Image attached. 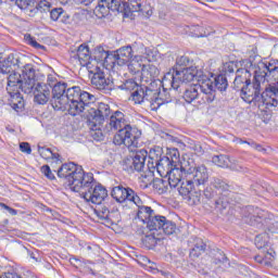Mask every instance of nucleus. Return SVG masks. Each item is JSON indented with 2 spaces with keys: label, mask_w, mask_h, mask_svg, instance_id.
<instances>
[{
  "label": "nucleus",
  "mask_w": 278,
  "mask_h": 278,
  "mask_svg": "<svg viewBox=\"0 0 278 278\" xmlns=\"http://www.w3.org/2000/svg\"><path fill=\"white\" fill-rule=\"evenodd\" d=\"M191 149H193V151H195L198 155H203V148L201 147V144L197 143Z\"/></svg>",
  "instance_id": "obj_60"
},
{
  "label": "nucleus",
  "mask_w": 278,
  "mask_h": 278,
  "mask_svg": "<svg viewBox=\"0 0 278 278\" xmlns=\"http://www.w3.org/2000/svg\"><path fill=\"white\" fill-rule=\"evenodd\" d=\"M12 71V67L10 64H8L5 61H2L0 63V73L2 75H10V72Z\"/></svg>",
  "instance_id": "obj_56"
},
{
  "label": "nucleus",
  "mask_w": 278,
  "mask_h": 278,
  "mask_svg": "<svg viewBox=\"0 0 278 278\" xmlns=\"http://www.w3.org/2000/svg\"><path fill=\"white\" fill-rule=\"evenodd\" d=\"M20 151H22V153H26V155H31V146H29L28 142H21Z\"/></svg>",
  "instance_id": "obj_57"
},
{
  "label": "nucleus",
  "mask_w": 278,
  "mask_h": 278,
  "mask_svg": "<svg viewBox=\"0 0 278 278\" xmlns=\"http://www.w3.org/2000/svg\"><path fill=\"white\" fill-rule=\"evenodd\" d=\"M141 77L143 81H153L160 77V70L153 64L142 65Z\"/></svg>",
  "instance_id": "obj_28"
},
{
  "label": "nucleus",
  "mask_w": 278,
  "mask_h": 278,
  "mask_svg": "<svg viewBox=\"0 0 278 278\" xmlns=\"http://www.w3.org/2000/svg\"><path fill=\"white\" fill-rule=\"evenodd\" d=\"M152 188L159 193L164 194L168 191V181L162 178H155L152 182Z\"/></svg>",
  "instance_id": "obj_39"
},
{
  "label": "nucleus",
  "mask_w": 278,
  "mask_h": 278,
  "mask_svg": "<svg viewBox=\"0 0 278 278\" xmlns=\"http://www.w3.org/2000/svg\"><path fill=\"white\" fill-rule=\"evenodd\" d=\"M144 86H139L131 92V98L135 103H144Z\"/></svg>",
  "instance_id": "obj_44"
},
{
  "label": "nucleus",
  "mask_w": 278,
  "mask_h": 278,
  "mask_svg": "<svg viewBox=\"0 0 278 278\" xmlns=\"http://www.w3.org/2000/svg\"><path fill=\"white\" fill-rule=\"evenodd\" d=\"M194 186H197L192 180L188 177L185 176L180 182V187L178 188V192L182 199L187 198L190 195V193L194 190Z\"/></svg>",
  "instance_id": "obj_32"
},
{
  "label": "nucleus",
  "mask_w": 278,
  "mask_h": 278,
  "mask_svg": "<svg viewBox=\"0 0 278 278\" xmlns=\"http://www.w3.org/2000/svg\"><path fill=\"white\" fill-rule=\"evenodd\" d=\"M127 121L125 119V114L121 111H115L111 116L105 126L106 131H121L128 127Z\"/></svg>",
  "instance_id": "obj_19"
},
{
  "label": "nucleus",
  "mask_w": 278,
  "mask_h": 278,
  "mask_svg": "<svg viewBox=\"0 0 278 278\" xmlns=\"http://www.w3.org/2000/svg\"><path fill=\"white\" fill-rule=\"evenodd\" d=\"M229 87V83L227 81V77L225 75H218L214 78V88L219 90V92H225Z\"/></svg>",
  "instance_id": "obj_42"
},
{
  "label": "nucleus",
  "mask_w": 278,
  "mask_h": 278,
  "mask_svg": "<svg viewBox=\"0 0 278 278\" xmlns=\"http://www.w3.org/2000/svg\"><path fill=\"white\" fill-rule=\"evenodd\" d=\"M161 240L162 238L160 237V233H155V231H153L144 236V238L142 239V243L144 244V247H147V249H153Z\"/></svg>",
  "instance_id": "obj_35"
},
{
  "label": "nucleus",
  "mask_w": 278,
  "mask_h": 278,
  "mask_svg": "<svg viewBox=\"0 0 278 278\" xmlns=\"http://www.w3.org/2000/svg\"><path fill=\"white\" fill-rule=\"evenodd\" d=\"M165 177H167V184L169 188H177L184 179H186V174H184V169H181V162H180V168L179 167H173L172 165H168V168L164 170Z\"/></svg>",
  "instance_id": "obj_18"
},
{
  "label": "nucleus",
  "mask_w": 278,
  "mask_h": 278,
  "mask_svg": "<svg viewBox=\"0 0 278 278\" xmlns=\"http://www.w3.org/2000/svg\"><path fill=\"white\" fill-rule=\"evenodd\" d=\"M155 169L157 173H160V164L149 157L148 165L146 166L144 170H148L150 175H153Z\"/></svg>",
  "instance_id": "obj_51"
},
{
  "label": "nucleus",
  "mask_w": 278,
  "mask_h": 278,
  "mask_svg": "<svg viewBox=\"0 0 278 278\" xmlns=\"http://www.w3.org/2000/svg\"><path fill=\"white\" fill-rule=\"evenodd\" d=\"M265 88V91L261 93L260 102L266 106L267 110L270 108H277L278 105V87Z\"/></svg>",
  "instance_id": "obj_20"
},
{
  "label": "nucleus",
  "mask_w": 278,
  "mask_h": 278,
  "mask_svg": "<svg viewBox=\"0 0 278 278\" xmlns=\"http://www.w3.org/2000/svg\"><path fill=\"white\" fill-rule=\"evenodd\" d=\"M76 192H80L85 201L93 203L94 205H101L108 197V189L94 182L92 173L86 174L85 179L81 182V188Z\"/></svg>",
  "instance_id": "obj_5"
},
{
  "label": "nucleus",
  "mask_w": 278,
  "mask_h": 278,
  "mask_svg": "<svg viewBox=\"0 0 278 278\" xmlns=\"http://www.w3.org/2000/svg\"><path fill=\"white\" fill-rule=\"evenodd\" d=\"M144 103H150L151 110H160L164 105V101L160 98V93L155 90L147 89L144 90Z\"/></svg>",
  "instance_id": "obj_26"
},
{
  "label": "nucleus",
  "mask_w": 278,
  "mask_h": 278,
  "mask_svg": "<svg viewBox=\"0 0 278 278\" xmlns=\"http://www.w3.org/2000/svg\"><path fill=\"white\" fill-rule=\"evenodd\" d=\"M251 72L247 68L237 70V76L233 81V88L237 92H240L243 101L248 103H260V98L262 96V90H264V83L257 78V73L255 72L254 80L251 84Z\"/></svg>",
  "instance_id": "obj_2"
},
{
  "label": "nucleus",
  "mask_w": 278,
  "mask_h": 278,
  "mask_svg": "<svg viewBox=\"0 0 278 278\" xmlns=\"http://www.w3.org/2000/svg\"><path fill=\"white\" fill-rule=\"evenodd\" d=\"M41 173L42 175H45V177H47V179H55V175H53V172L51 170V167H49V165L41 166Z\"/></svg>",
  "instance_id": "obj_54"
},
{
  "label": "nucleus",
  "mask_w": 278,
  "mask_h": 278,
  "mask_svg": "<svg viewBox=\"0 0 278 278\" xmlns=\"http://www.w3.org/2000/svg\"><path fill=\"white\" fill-rule=\"evenodd\" d=\"M5 63L10 64V66H18L20 61H18V56L14 55V54H9V56L4 60Z\"/></svg>",
  "instance_id": "obj_55"
},
{
  "label": "nucleus",
  "mask_w": 278,
  "mask_h": 278,
  "mask_svg": "<svg viewBox=\"0 0 278 278\" xmlns=\"http://www.w3.org/2000/svg\"><path fill=\"white\" fill-rule=\"evenodd\" d=\"M94 208V214L100 218V220H110V208L102 204H97Z\"/></svg>",
  "instance_id": "obj_43"
},
{
  "label": "nucleus",
  "mask_w": 278,
  "mask_h": 278,
  "mask_svg": "<svg viewBox=\"0 0 278 278\" xmlns=\"http://www.w3.org/2000/svg\"><path fill=\"white\" fill-rule=\"evenodd\" d=\"M92 58L96 62L100 64H106V66H114V54L113 52L105 51L103 47H97L93 50Z\"/></svg>",
  "instance_id": "obj_25"
},
{
  "label": "nucleus",
  "mask_w": 278,
  "mask_h": 278,
  "mask_svg": "<svg viewBox=\"0 0 278 278\" xmlns=\"http://www.w3.org/2000/svg\"><path fill=\"white\" fill-rule=\"evenodd\" d=\"M190 64V59L186 55L178 56L176 59V68L175 71H182V68H186Z\"/></svg>",
  "instance_id": "obj_50"
},
{
  "label": "nucleus",
  "mask_w": 278,
  "mask_h": 278,
  "mask_svg": "<svg viewBox=\"0 0 278 278\" xmlns=\"http://www.w3.org/2000/svg\"><path fill=\"white\" fill-rule=\"evenodd\" d=\"M266 223V213L264 211H260V208H256V215L250 216L249 225L252 227H257L260 225H265Z\"/></svg>",
  "instance_id": "obj_37"
},
{
  "label": "nucleus",
  "mask_w": 278,
  "mask_h": 278,
  "mask_svg": "<svg viewBox=\"0 0 278 278\" xmlns=\"http://www.w3.org/2000/svg\"><path fill=\"white\" fill-rule=\"evenodd\" d=\"M35 8L37 9L36 14L38 12H51V2L41 0L37 4L35 3Z\"/></svg>",
  "instance_id": "obj_49"
},
{
  "label": "nucleus",
  "mask_w": 278,
  "mask_h": 278,
  "mask_svg": "<svg viewBox=\"0 0 278 278\" xmlns=\"http://www.w3.org/2000/svg\"><path fill=\"white\" fill-rule=\"evenodd\" d=\"M144 88L148 90H155L157 94L161 93L162 88L163 90H173V88L164 85V77L163 80L156 78L152 79L150 85L148 87L144 86Z\"/></svg>",
  "instance_id": "obj_38"
},
{
  "label": "nucleus",
  "mask_w": 278,
  "mask_h": 278,
  "mask_svg": "<svg viewBox=\"0 0 278 278\" xmlns=\"http://www.w3.org/2000/svg\"><path fill=\"white\" fill-rule=\"evenodd\" d=\"M138 207L137 217L143 225H147L149 220H151V217L155 214V211L151 208L150 206H144L142 204V200L139 198V203H135Z\"/></svg>",
  "instance_id": "obj_27"
},
{
  "label": "nucleus",
  "mask_w": 278,
  "mask_h": 278,
  "mask_svg": "<svg viewBox=\"0 0 278 278\" xmlns=\"http://www.w3.org/2000/svg\"><path fill=\"white\" fill-rule=\"evenodd\" d=\"M72 60H76V62H78L81 66H88L92 60L88 45L83 43L77 48L76 52L73 51Z\"/></svg>",
  "instance_id": "obj_23"
},
{
  "label": "nucleus",
  "mask_w": 278,
  "mask_h": 278,
  "mask_svg": "<svg viewBox=\"0 0 278 278\" xmlns=\"http://www.w3.org/2000/svg\"><path fill=\"white\" fill-rule=\"evenodd\" d=\"M94 101V94L75 86L67 88L65 96L52 98L51 105L56 112H68L71 116H77L81 113L86 114Z\"/></svg>",
  "instance_id": "obj_1"
},
{
  "label": "nucleus",
  "mask_w": 278,
  "mask_h": 278,
  "mask_svg": "<svg viewBox=\"0 0 278 278\" xmlns=\"http://www.w3.org/2000/svg\"><path fill=\"white\" fill-rule=\"evenodd\" d=\"M22 78L24 79V93L31 94L36 87V68H34V65L26 64L23 67Z\"/></svg>",
  "instance_id": "obj_17"
},
{
  "label": "nucleus",
  "mask_w": 278,
  "mask_h": 278,
  "mask_svg": "<svg viewBox=\"0 0 278 278\" xmlns=\"http://www.w3.org/2000/svg\"><path fill=\"white\" fill-rule=\"evenodd\" d=\"M111 197L115 199L117 203H125V201H130V203H140V197L129 187H124L118 185L113 187L111 191Z\"/></svg>",
  "instance_id": "obj_16"
},
{
  "label": "nucleus",
  "mask_w": 278,
  "mask_h": 278,
  "mask_svg": "<svg viewBox=\"0 0 278 278\" xmlns=\"http://www.w3.org/2000/svg\"><path fill=\"white\" fill-rule=\"evenodd\" d=\"M60 179H66L71 190L74 192L79 191L83 181L86 179V173L81 166L74 162L64 163L56 172Z\"/></svg>",
  "instance_id": "obj_7"
},
{
  "label": "nucleus",
  "mask_w": 278,
  "mask_h": 278,
  "mask_svg": "<svg viewBox=\"0 0 278 278\" xmlns=\"http://www.w3.org/2000/svg\"><path fill=\"white\" fill-rule=\"evenodd\" d=\"M213 188H215L216 194L222 195L223 198H219L218 200H215V210L217 212H223L224 210H227L229 205V201L225 200V198L229 197L231 193V186H229L227 182L223 181L220 178H214L211 182Z\"/></svg>",
  "instance_id": "obj_13"
},
{
  "label": "nucleus",
  "mask_w": 278,
  "mask_h": 278,
  "mask_svg": "<svg viewBox=\"0 0 278 278\" xmlns=\"http://www.w3.org/2000/svg\"><path fill=\"white\" fill-rule=\"evenodd\" d=\"M181 170L195 186H205L210 181V172L205 165H194L191 159L181 161Z\"/></svg>",
  "instance_id": "obj_9"
},
{
  "label": "nucleus",
  "mask_w": 278,
  "mask_h": 278,
  "mask_svg": "<svg viewBox=\"0 0 278 278\" xmlns=\"http://www.w3.org/2000/svg\"><path fill=\"white\" fill-rule=\"evenodd\" d=\"M31 260H35V262H40V258L36 257L34 253L30 254Z\"/></svg>",
  "instance_id": "obj_64"
},
{
  "label": "nucleus",
  "mask_w": 278,
  "mask_h": 278,
  "mask_svg": "<svg viewBox=\"0 0 278 278\" xmlns=\"http://www.w3.org/2000/svg\"><path fill=\"white\" fill-rule=\"evenodd\" d=\"M25 40L30 45V47H34L35 49H45V46L38 43L31 35H25Z\"/></svg>",
  "instance_id": "obj_52"
},
{
  "label": "nucleus",
  "mask_w": 278,
  "mask_h": 278,
  "mask_svg": "<svg viewBox=\"0 0 278 278\" xmlns=\"http://www.w3.org/2000/svg\"><path fill=\"white\" fill-rule=\"evenodd\" d=\"M140 139V131L131 125L125 126L116 132L113 138L114 144L127 147L128 151H136L138 149V140Z\"/></svg>",
  "instance_id": "obj_10"
},
{
  "label": "nucleus",
  "mask_w": 278,
  "mask_h": 278,
  "mask_svg": "<svg viewBox=\"0 0 278 278\" xmlns=\"http://www.w3.org/2000/svg\"><path fill=\"white\" fill-rule=\"evenodd\" d=\"M130 153L132 154L127 156L124 161V170H127V173H144L149 152L144 149H136L135 151H130Z\"/></svg>",
  "instance_id": "obj_11"
},
{
  "label": "nucleus",
  "mask_w": 278,
  "mask_h": 278,
  "mask_svg": "<svg viewBox=\"0 0 278 278\" xmlns=\"http://www.w3.org/2000/svg\"><path fill=\"white\" fill-rule=\"evenodd\" d=\"M88 3L97 1L98 5L93 10V14L97 18H105L110 14V8L108 7V0H85Z\"/></svg>",
  "instance_id": "obj_29"
},
{
  "label": "nucleus",
  "mask_w": 278,
  "mask_h": 278,
  "mask_svg": "<svg viewBox=\"0 0 278 278\" xmlns=\"http://www.w3.org/2000/svg\"><path fill=\"white\" fill-rule=\"evenodd\" d=\"M66 90H68L66 83H56L53 87L51 86L52 99L66 97Z\"/></svg>",
  "instance_id": "obj_40"
},
{
  "label": "nucleus",
  "mask_w": 278,
  "mask_h": 278,
  "mask_svg": "<svg viewBox=\"0 0 278 278\" xmlns=\"http://www.w3.org/2000/svg\"><path fill=\"white\" fill-rule=\"evenodd\" d=\"M91 84L97 90H101L105 94H110V92L116 88L114 79L105 75V72L101 71L99 67H97V72H94L91 77Z\"/></svg>",
  "instance_id": "obj_14"
},
{
  "label": "nucleus",
  "mask_w": 278,
  "mask_h": 278,
  "mask_svg": "<svg viewBox=\"0 0 278 278\" xmlns=\"http://www.w3.org/2000/svg\"><path fill=\"white\" fill-rule=\"evenodd\" d=\"M7 212H9V214H11V216H16V214H18V211H16L10 206H9V210H7Z\"/></svg>",
  "instance_id": "obj_63"
},
{
  "label": "nucleus",
  "mask_w": 278,
  "mask_h": 278,
  "mask_svg": "<svg viewBox=\"0 0 278 278\" xmlns=\"http://www.w3.org/2000/svg\"><path fill=\"white\" fill-rule=\"evenodd\" d=\"M224 71H225V73H235V71H236V64L235 63H226L225 65H224Z\"/></svg>",
  "instance_id": "obj_59"
},
{
  "label": "nucleus",
  "mask_w": 278,
  "mask_h": 278,
  "mask_svg": "<svg viewBox=\"0 0 278 278\" xmlns=\"http://www.w3.org/2000/svg\"><path fill=\"white\" fill-rule=\"evenodd\" d=\"M149 231H160V233H165V236H173L177 230V225L172 220L166 219L165 216L155 215L148 220L146 224Z\"/></svg>",
  "instance_id": "obj_12"
},
{
  "label": "nucleus",
  "mask_w": 278,
  "mask_h": 278,
  "mask_svg": "<svg viewBox=\"0 0 278 278\" xmlns=\"http://www.w3.org/2000/svg\"><path fill=\"white\" fill-rule=\"evenodd\" d=\"M106 8L112 12H122L127 14V3L121 2V0H108Z\"/></svg>",
  "instance_id": "obj_36"
},
{
  "label": "nucleus",
  "mask_w": 278,
  "mask_h": 278,
  "mask_svg": "<svg viewBox=\"0 0 278 278\" xmlns=\"http://www.w3.org/2000/svg\"><path fill=\"white\" fill-rule=\"evenodd\" d=\"M206 247L207 245L205 242H203V239L195 238L193 249L190 251V257L197 258L203 255V253H205Z\"/></svg>",
  "instance_id": "obj_34"
},
{
  "label": "nucleus",
  "mask_w": 278,
  "mask_h": 278,
  "mask_svg": "<svg viewBox=\"0 0 278 278\" xmlns=\"http://www.w3.org/2000/svg\"><path fill=\"white\" fill-rule=\"evenodd\" d=\"M112 110L110 105L103 102L99 103L98 106L93 103L85 113L87 116V125L90 129V136L93 140L98 142L103 140V130H101V127H103L105 119L110 118Z\"/></svg>",
  "instance_id": "obj_3"
},
{
  "label": "nucleus",
  "mask_w": 278,
  "mask_h": 278,
  "mask_svg": "<svg viewBox=\"0 0 278 278\" xmlns=\"http://www.w3.org/2000/svg\"><path fill=\"white\" fill-rule=\"evenodd\" d=\"M227 262V256L225 254L220 255V257L215 258V264H225Z\"/></svg>",
  "instance_id": "obj_61"
},
{
  "label": "nucleus",
  "mask_w": 278,
  "mask_h": 278,
  "mask_svg": "<svg viewBox=\"0 0 278 278\" xmlns=\"http://www.w3.org/2000/svg\"><path fill=\"white\" fill-rule=\"evenodd\" d=\"M185 201H187L188 205H200L201 191H195L193 189L191 193L185 198Z\"/></svg>",
  "instance_id": "obj_46"
},
{
  "label": "nucleus",
  "mask_w": 278,
  "mask_h": 278,
  "mask_svg": "<svg viewBox=\"0 0 278 278\" xmlns=\"http://www.w3.org/2000/svg\"><path fill=\"white\" fill-rule=\"evenodd\" d=\"M38 153L43 160H52V165L62 164V160H60V154L53 152L47 147L38 146Z\"/></svg>",
  "instance_id": "obj_30"
},
{
  "label": "nucleus",
  "mask_w": 278,
  "mask_h": 278,
  "mask_svg": "<svg viewBox=\"0 0 278 278\" xmlns=\"http://www.w3.org/2000/svg\"><path fill=\"white\" fill-rule=\"evenodd\" d=\"M62 14H64V10L62 8L52 9L50 11V17L52 21H59Z\"/></svg>",
  "instance_id": "obj_53"
},
{
  "label": "nucleus",
  "mask_w": 278,
  "mask_h": 278,
  "mask_svg": "<svg viewBox=\"0 0 278 278\" xmlns=\"http://www.w3.org/2000/svg\"><path fill=\"white\" fill-rule=\"evenodd\" d=\"M212 162L216 166H219V168H229V164H231V160H229V156L224 154L214 155L212 157Z\"/></svg>",
  "instance_id": "obj_41"
},
{
  "label": "nucleus",
  "mask_w": 278,
  "mask_h": 278,
  "mask_svg": "<svg viewBox=\"0 0 278 278\" xmlns=\"http://www.w3.org/2000/svg\"><path fill=\"white\" fill-rule=\"evenodd\" d=\"M139 87L138 83L134 79L125 80L122 85L115 84V88H119V90H129L130 92H134Z\"/></svg>",
  "instance_id": "obj_45"
},
{
  "label": "nucleus",
  "mask_w": 278,
  "mask_h": 278,
  "mask_svg": "<svg viewBox=\"0 0 278 278\" xmlns=\"http://www.w3.org/2000/svg\"><path fill=\"white\" fill-rule=\"evenodd\" d=\"M131 12H142L146 16L153 14L151 7L144 5V0H128L126 2V14H130Z\"/></svg>",
  "instance_id": "obj_24"
},
{
  "label": "nucleus",
  "mask_w": 278,
  "mask_h": 278,
  "mask_svg": "<svg viewBox=\"0 0 278 278\" xmlns=\"http://www.w3.org/2000/svg\"><path fill=\"white\" fill-rule=\"evenodd\" d=\"M199 84L188 86L182 94V99L186 103H193L199 97L202 99V103H213L216 99V90H214V81L207 77L198 80Z\"/></svg>",
  "instance_id": "obj_4"
},
{
  "label": "nucleus",
  "mask_w": 278,
  "mask_h": 278,
  "mask_svg": "<svg viewBox=\"0 0 278 278\" xmlns=\"http://www.w3.org/2000/svg\"><path fill=\"white\" fill-rule=\"evenodd\" d=\"M256 249H266L268 247V235H257L254 240Z\"/></svg>",
  "instance_id": "obj_47"
},
{
  "label": "nucleus",
  "mask_w": 278,
  "mask_h": 278,
  "mask_svg": "<svg viewBox=\"0 0 278 278\" xmlns=\"http://www.w3.org/2000/svg\"><path fill=\"white\" fill-rule=\"evenodd\" d=\"M128 71L132 75H137V73H140L142 71V65L137 60H130L128 61Z\"/></svg>",
  "instance_id": "obj_48"
},
{
  "label": "nucleus",
  "mask_w": 278,
  "mask_h": 278,
  "mask_svg": "<svg viewBox=\"0 0 278 278\" xmlns=\"http://www.w3.org/2000/svg\"><path fill=\"white\" fill-rule=\"evenodd\" d=\"M249 147H252L256 151H260L261 153H266V149L262 147V144L256 143L255 141L251 140V142H248Z\"/></svg>",
  "instance_id": "obj_58"
},
{
  "label": "nucleus",
  "mask_w": 278,
  "mask_h": 278,
  "mask_svg": "<svg viewBox=\"0 0 278 278\" xmlns=\"http://www.w3.org/2000/svg\"><path fill=\"white\" fill-rule=\"evenodd\" d=\"M149 159L159 164V174L162 176L168 166H172L170 159L168 156H162V148L150 150Z\"/></svg>",
  "instance_id": "obj_22"
},
{
  "label": "nucleus",
  "mask_w": 278,
  "mask_h": 278,
  "mask_svg": "<svg viewBox=\"0 0 278 278\" xmlns=\"http://www.w3.org/2000/svg\"><path fill=\"white\" fill-rule=\"evenodd\" d=\"M204 197H205L206 199H214V193H211V192H210V189H205V190H204Z\"/></svg>",
  "instance_id": "obj_62"
},
{
  "label": "nucleus",
  "mask_w": 278,
  "mask_h": 278,
  "mask_svg": "<svg viewBox=\"0 0 278 278\" xmlns=\"http://www.w3.org/2000/svg\"><path fill=\"white\" fill-rule=\"evenodd\" d=\"M139 45L125 46L113 52V66H125L134 58V53H138Z\"/></svg>",
  "instance_id": "obj_15"
},
{
  "label": "nucleus",
  "mask_w": 278,
  "mask_h": 278,
  "mask_svg": "<svg viewBox=\"0 0 278 278\" xmlns=\"http://www.w3.org/2000/svg\"><path fill=\"white\" fill-rule=\"evenodd\" d=\"M201 75L197 67H184L182 70H172L164 75V86L172 90H179L181 84H188L199 79Z\"/></svg>",
  "instance_id": "obj_6"
},
{
  "label": "nucleus",
  "mask_w": 278,
  "mask_h": 278,
  "mask_svg": "<svg viewBox=\"0 0 278 278\" xmlns=\"http://www.w3.org/2000/svg\"><path fill=\"white\" fill-rule=\"evenodd\" d=\"M34 101L39 105L49 103L51 99V85L45 83H38L34 90Z\"/></svg>",
  "instance_id": "obj_21"
},
{
  "label": "nucleus",
  "mask_w": 278,
  "mask_h": 278,
  "mask_svg": "<svg viewBox=\"0 0 278 278\" xmlns=\"http://www.w3.org/2000/svg\"><path fill=\"white\" fill-rule=\"evenodd\" d=\"M16 4L27 16H36V0H16Z\"/></svg>",
  "instance_id": "obj_31"
},
{
  "label": "nucleus",
  "mask_w": 278,
  "mask_h": 278,
  "mask_svg": "<svg viewBox=\"0 0 278 278\" xmlns=\"http://www.w3.org/2000/svg\"><path fill=\"white\" fill-rule=\"evenodd\" d=\"M22 92H25V80L18 72H13L8 76L7 92L11 97L13 110H23L25 102H23Z\"/></svg>",
  "instance_id": "obj_8"
},
{
  "label": "nucleus",
  "mask_w": 278,
  "mask_h": 278,
  "mask_svg": "<svg viewBox=\"0 0 278 278\" xmlns=\"http://www.w3.org/2000/svg\"><path fill=\"white\" fill-rule=\"evenodd\" d=\"M138 53L143 55L148 62H157V58H160V52L150 48H144V45L142 43H139Z\"/></svg>",
  "instance_id": "obj_33"
}]
</instances>
